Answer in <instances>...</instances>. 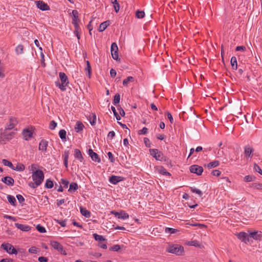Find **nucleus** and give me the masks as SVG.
<instances>
[{
    "mask_svg": "<svg viewBox=\"0 0 262 262\" xmlns=\"http://www.w3.org/2000/svg\"><path fill=\"white\" fill-rule=\"evenodd\" d=\"M59 76L61 83H60L59 81H56L55 82V84L61 91H64L66 90V86L69 84L68 78L63 72H60L59 73Z\"/></svg>",
    "mask_w": 262,
    "mask_h": 262,
    "instance_id": "f257e3e1",
    "label": "nucleus"
},
{
    "mask_svg": "<svg viewBox=\"0 0 262 262\" xmlns=\"http://www.w3.org/2000/svg\"><path fill=\"white\" fill-rule=\"evenodd\" d=\"M32 178L34 182H36V184L40 185L44 180V173L41 170H36L32 173Z\"/></svg>",
    "mask_w": 262,
    "mask_h": 262,
    "instance_id": "f03ea898",
    "label": "nucleus"
},
{
    "mask_svg": "<svg viewBox=\"0 0 262 262\" xmlns=\"http://www.w3.org/2000/svg\"><path fill=\"white\" fill-rule=\"evenodd\" d=\"M183 250V247L179 245L170 246L167 249V251L168 252L178 255H181Z\"/></svg>",
    "mask_w": 262,
    "mask_h": 262,
    "instance_id": "7ed1b4c3",
    "label": "nucleus"
},
{
    "mask_svg": "<svg viewBox=\"0 0 262 262\" xmlns=\"http://www.w3.org/2000/svg\"><path fill=\"white\" fill-rule=\"evenodd\" d=\"M149 152L150 155L157 160L160 161H166V157L157 149H149Z\"/></svg>",
    "mask_w": 262,
    "mask_h": 262,
    "instance_id": "20e7f679",
    "label": "nucleus"
},
{
    "mask_svg": "<svg viewBox=\"0 0 262 262\" xmlns=\"http://www.w3.org/2000/svg\"><path fill=\"white\" fill-rule=\"evenodd\" d=\"M1 248L5 250L7 253L10 254H17L18 252L14 247L10 244L3 243L1 245Z\"/></svg>",
    "mask_w": 262,
    "mask_h": 262,
    "instance_id": "39448f33",
    "label": "nucleus"
},
{
    "mask_svg": "<svg viewBox=\"0 0 262 262\" xmlns=\"http://www.w3.org/2000/svg\"><path fill=\"white\" fill-rule=\"evenodd\" d=\"M244 153L247 160L252 158L253 155L254 148L250 145H247L244 147Z\"/></svg>",
    "mask_w": 262,
    "mask_h": 262,
    "instance_id": "423d86ee",
    "label": "nucleus"
},
{
    "mask_svg": "<svg viewBox=\"0 0 262 262\" xmlns=\"http://www.w3.org/2000/svg\"><path fill=\"white\" fill-rule=\"evenodd\" d=\"M15 134L14 131L5 129L2 133L1 138L3 140H9L13 138Z\"/></svg>",
    "mask_w": 262,
    "mask_h": 262,
    "instance_id": "0eeeda50",
    "label": "nucleus"
},
{
    "mask_svg": "<svg viewBox=\"0 0 262 262\" xmlns=\"http://www.w3.org/2000/svg\"><path fill=\"white\" fill-rule=\"evenodd\" d=\"M111 54L114 60H118L119 59L118 56V48L116 42L112 43L111 48Z\"/></svg>",
    "mask_w": 262,
    "mask_h": 262,
    "instance_id": "6e6552de",
    "label": "nucleus"
},
{
    "mask_svg": "<svg viewBox=\"0 0 262 262\" xmlns=\"http://www.w3.org/2000/svg\"><path fill=\"white\" fill-rule=\"evenodd\" d=\"M51 245L54 249L57 250L58 252H60L64 255L67 254L66 251L63 250V246L59 243L56 241H51Z\"/></svg>",
    "mask_w": 262,
    "mask_h": 262,
    "instance_id": "1a4fd4ad",
    "label": "nucleus"
},
{
    "mask_svg": "<svg viewBox=\"0 0 262 262\" xmlns=\"http://www.w3.org/2000/svg\"><path fill=\"white\" fill-rule=\"evenodd\" d=\"M190 171L192 173H194L200 176L202 173L203 168L202 166L197 165H193L190 167Z\"/></svg>",
    "mask_w": 262,
    "mask_h": 262,
    "instance_id": "9d476101",
    "label": "nucleus"
},
{
    "mask_svg": "<svg viewBox=\"0 0 262 262\" xmlns=\"http://www.w3.org/2000/svg\"><path fill=\"white\" fill-rule=\"evenodd\" d=\"M111 213L119 219L126 220L129 217L128 214L124 211H121L120 212L113 211Z\"/></svg>",
    "mask_w": 262,
    "mask_h": 262,
    "instance_id": "9b49d317",
    "label": "nucleus"
},
{
    "mask_svg": "<svg viewBox=\"0 0 262 262\" xmlns=\"http://www.w3.org/2000/svg\"><path fill=\"white\" fill-rule=\"evenodd\" d=\"M18 122L15 117H11L9 120V124L5 126L6 129L11 130L15 127Z\"/></svg>",
    "mask_w": 262,
    "mask_h": 262,
    "instance_id": "f8f14e48",
    "label": "nucleus"
},
{
    "mask_svg": "<svg viewBox=\"0 0 262 262\" xmlns=\"http://www.w3.org/2000/svg\"><path fill=\"white\" fill-rule=\"evenodd\" d=\"M37 7L42 11L48 10L50 9L49 6L42 1H37L35 2Z\"/></svg>",
    "mask_w": 262,
    "mask_h": 262,
    "instance_id": "ddd939ff",
    "label": "nucleus"
},
{
    "mask_svg": "<svg viewBox=\"0 0 262 262\" xmlns=\"http://www.w3.org/2000/svg\"><path fill=\"white\" fill-rule=\"evenodd\" d=\"M88 154L91 159L95 162L99 163L101 161L98 155L96 152H94L92 149H90L88 150Z\"/></svg>",
    "mask_w": 262,
    "mask_h": 262,
    "instance_id": "4468645a",
    "label": "nucleus"
},
{
    "mask_svg": "<svg viewBox=\"0 0 262 262\" xmlns=\"http://www.w3.org/2000/svg\"><path fill=\"white\" fill-rule=\"evenodd\" d=\"M124 180L123 177L120 176H112L109 178V181L111 183L116 185L119 182Z\"/></svg>",
    "mask_w": 262,
    "mask_h": 262,
    "instance_id": "2eb2a0df",
    "label": "nucleus"
},
{
    "mask_svg": "<svg viewBox=\"0 0 262 262\" xmlns=\"http://www.w3.org/2000/svg\"><path fill=\"white\" fill-rule=\"evenodd\" d=\"M48 146V142L44 139H42L39 142L38 149L39 150L46 152Z\"/></svg>",
    "mask_w": 262,
    "mask_h": 262,
    "instance_id": "dca6fc26",
    "label": "nucleus"
},
{
    "mask_svg": "<svg viewBox=\"0 0 262 262\" xmlns=\"http://www.w3.org/2000/svg\"><path fill=\"white\" fill-rule=\"evenodd\" d=\"M23 135L24 139L26 140H28L32 137L33 132L29 128L24 129L23 132Z\"/></svg>",
    "mask_w": 262,
    "mask_h": 262,
    "instance_id": "f3484780",
    "label": "nucleus"
},
{
    "mask_svg": "<svg viewBox=\"0 0 262 262\" xmlns=\"http://www.w3.org/2000/svg\"><path fill=\"white\" fill-rule=\"evenodd\" d=\"M249 234L248 235L247 233L243 232L239 233L237 235L238 238L245 243L249 242Z\"/></svg>",
    "mask_w": 262,
    "mask_h": 262,
    "instance_id": "a211bd4d",
    "label": "nucleus"
},
{
    "mask_svg": "<svg viewBox=\"0 0 262 262\" xmlns=\"http://www.w3.org/2000/svg\"><path fill=\"white\" fill-rule=\"evenodd\" d=\"M249 236L255 240H260L262 236V232L261 231H254L249 233Z\"/></svg>",
    "mask_w": 262,
    "mask_h": 262,
    "instance_id": "6ab92c4d",
    "label": "nucleus"
},
{
    "mask_svg": "<svg viewBox=\"0 0 262 262\" xmlns=\"http://www.w3.org/2000/svg\"><path fill=\"white\" fill-rule=\"evenodd\" d=\"M2 181L8 186H12L14 181L11 177H5L2 179Z\"/></svg>",
    "mask_w": 262,
    "mask_h": 262,
    "instance_id": "aec40b11",
    "label": "nucleus"
},
{
    "mask_svg": "<svg viewBox=\"0 0 262 262\" xmlns=\"http://www.w3.org/2000/svg\"><path fill=\"white\" fill-rule=\"evenodd\" d=\"M15 226L16 228L23 231H29L31 230V227L27 225L15 223Z\"/></svg>",
    "mask_w": 262,
    "mask_h": 262,
    "instance_id": "412c9836",
    "label": "nucleus"
},
{
    "mask_svg": "<svg viewBox=\"0 0 262 262\" xmlns=\"http://www.w3.org/2000/svg\"><path fill=\"white\" fill-rule=\"evenodd\" d=\"M74 157L80 162H83L84 158L81 154V151L78 149H75L74 150Z\"/></svg>",
    "mask_w": 262,
    "mask_h": 262,
    "instance_id": "4be33fe9",
    "label": "nucleus"
},
{
    "mask_svg": "<svg viewBox=\"0 0 262 262\" xmlns=\"http://www.w3.org/2000/svg\"><path fill=\"white\" fill-rule=\"evenodd\" d=\"M157 171L160 174L165 176H170V174L168 172L166 169L163 166H157L156 167Z\"/></svg>",
    "mask_w": 262,
    "mask_h": 262,
    "instance_id": "5701e85b",
    "label": "nucleus"
},
{
    "mask_svg": "<svg viewBox=\"0 0 262 262\" xmlns=\"http://www.w3.org/2000/svg\"><path fill=\"white\" fill-rule=\"evenodd\" d=\"M72 15H73V18H72V24H78V22L79 21V18H78V12L76 10H74L72 11Z\"/></svg>",
    "mask_w": 262,
    "mask_h": 262,
    "instance_id": "b1692460",
    "label": "nucleus"
},
{
    "mask_svg": "<svg viewBox=\"0 0 262 262\" xmlns=\"http://www.w3.org/2000/svg\"><path fill=\"white\" fill-rule=\"evenodd\" d=\"M86 66L84 68V71L85 72V74H86V76H88V77L89 78H91V65H90V62H89V61L88 60L86 61Z\"/></svg>",
    "mask_w": 262,
    "mask_h": 262,
    "instance_id": "393cba45",
    "label": "nucleus"
},
{
    "mask_svg": "<svg viewBox=\"0 0 262 262\" xmlns=\"http://www.w3.org/2000/svg\"><path fill=\"white\" fill-rule=\"evenodd\" d=\"M110 21H105L102 23L99 27L98 30L99 32H103L105 29L110 25Z\"/></svg>",
    "mask_w": 262,
    "mask_h": 262,
    "instance_id": "a878e982",
    "label": "nucleus"
},
{
    "mask_svg": "<svg viewBox=\"0 0 262 262\" xmlns=\"http://www.w3.org/2000/svg\"><path fill=\"white\" fill-rule=\"evenodd\" d=\"M83 127H84V125L82 123V122H81L80 121H78L76 123V124L75 126L74 129L76 132L79 133L83 130Z\"/></svg>",
    "mask_w": 262,
    "mask_h": 262,
    "instance_id": "bb28decb",
    "label": "nucleus"
},
{
    "mask_svg": "<svg viewBox=\"0 0 262 262\" xmlns=\"http://www.w3.org/2000/svg\"><path fill=\"white\" fill-rule=\"evenodd\" d=\"M230 62H231V65L232 69L235 70H237V59L235 56H233L231 57Z\"/></svg>",
    "mask_w": 262,
    "mask_h": 262,
    "instance_id": "cd10ccee",
    "label": "nucleus"
},
{
    "mask_svg": "<svg viewBox=\"0 0 262 262\" xmlns=\"http://www.w3.org/2000/svg\"><path fill=\"white\" fill-rule=\"evenodd\" d=\"M78 188V184L76 183H72L70 185L68 191L70 192H73L77 190Z\"/></svg>",
    "mask_w": 262,
    "mask_h": 262,
    "instance_id": "c85d7f7f",
    "label": "nucleus"
},
{
    "mask_svg": "<svg viewBox=\"0 0 262 262\" xmlns=\"http://www.w3.org/2000/svg\"><path fill=\"white\" fill-rule=\"evenodd\" d=\"M80 212L82 215L86 217H89L91 215V213L88 210H86L85 208L80 207Z\"/></svg>",
    "mask_w": 262,
    "mask_h": 262,
    "instance_id": "c756f323",
    "label": "nucleus"
},
{
    "mask_svg": "<svg viewBox=\"0 0 262 262\" xmlns=\"http://www.w3.org/2000/svg\"><path fill=\"white\" fill-rule=\"evenodd\" d=\"M66 134L67 133L64 129H61L59 132V136L61 139L64 142L67 141Z\"/></svg>",
    "mask_w": 262,
    "mask_h": 262,
    "instance_id": "7c9ffc66",
    "label": "nucleus"
},
{
    "mask_svg": "<svg viewBox=\"0 0 262 262\" xmlns=\"http://www.w3.org/2000/svg\"><path fill=\"white\" fill-rule=\"evenodd\" d=\"M219 165V162L218 161H214L212 162H210L207 165V167L209 169H211L214 167H216Z\"/></svg>",
    "mask_w": 262,
    "mask_h": 262,
    "instance_id": "2f4dec72",
    "label": "nucleus"
},
{
    "mask_svg": "<svg viewBox=\"0 0 262 262\" xmlns=\"http://www.w3.org/2000/svg\"><path fill=\"white\" fill-rule=\"evenodd\" d=\"M134 78L132 76H128L126 79H124L123 81V85L124 86L127 85L128 83L130 82H133Z\"/></svg>",
    "mask_w": 262,
    "mask_h": 262,
    "instance_id": "473e14b6",
    "label": "nucleus"
},
{
    "mask_svg": "<svg viewBox=\"0 0 262 262\" xmlns=\"http://www.w3.org/2000/svg\"><path fill=\"white\" fill-rule=\"evenodd\" d=\"M25 169V167L22 164H18L15 167L13 166V168H12L13 170H14L16 171H22L24 170Z\"/></svg>",
    "mask_w": 262,
    "mask_h": 262,
    "instance_id": "72a5a7b5",
    "label": "nucleus"
},
{
    "mask_svg": "<svg viewBox=\"0 0 262 262\" xmlns=\"http://www.w3.org/2000/svg\"><path fill=\"white\" fill-rule=\"evenodd\" d=\"M7 199L8 202L12 205L15 206L16 203L15 198L11 195H8Z\"/></svg>",
    "mask_w": 262,
    "mask_h": 262,
    "instance_id": "f704fd0d",
    "label": "nucleus"
},
{
    "mask_svg": "<svg viewBox=\"0 0 262 262\" xmlns=\"http://www.w3.org/2000/svg\"><path fill=\"white\" fill-rule=\"evenodd\" d=\"M15 52L17 54H22L24 52V47L21 45H18L15 48Z\"/></svg>",
    "mask_w": 262,
    "mask_h": 262,
    "instance_id": "c9c22d12",
    "label": "nucleus"
},
{
    "mask_svg": "<svg viewBox=\"0 0 262 262\" xmlns=\"http://www.w3.org/2000/svg\"><path fill=\"white\" fill-rule=\"evenodd\" d=\"M93 236L95 239L97 241L101 242L105 241V239L102 235H98L97 233L93 234Z\"/></svg>",
    "mask_w": 262,
    "mask_h": 262,
    "instance_id": "e433bc0d",
    "label": "nucleus"
},
{
    "mask_svg": "<svg viewBox=\"0 0 262 262\" xmlns=\"http://www.w3.org/2000/svg\"><path fill=\"white\" fill-rule=\"evenodd\" d=\"M120 100V95L119 94L117 93L116 94L113 100V104L115 105H116L117 104H118Z\"/></svg>",
    "mask_w": 262,
    "mask_h": 262,
    "instance_id": "4c0bfd02",
    "label": "nucleus"
},
{
    "mask_svg": "<svg viewBox=\"0 0 262 262\" xmlns=\"http://www.w3.org/2000/svg\"><path fill=\"white\" fill-rule=\"evenodd\" d=\"M179 231L177 229L171 228H166L165 232L170 234L176 233Z\"/></svg>",
    "mask_w": 262,
    "mask_h": 262,
    "instance_id": "58836bf2",
    "label": "nucleus"
},
{
    "mask_svg": "<svg viewBox=\"0 0 262 262\" xmlns=\"http://www.w3.org/2000/svg\"><path fill=\"white\" fill-rule=\"evenodd\" d=\"M53 187V183L50 179H47L45 183V187L48 189L52 188Z\"/></svg>",
    "mask_w": 262,
    "mask_h": 262,
    "instance_id": "ea45409f",
    "label": "nucleus"
},
{
    "mask_svg": "<svg viewBox=\"0 0 262 262\" xmlns=\"http://www.w3.org/2000/svg\"><path fill=\"white\" fill-rule=\"evenodd\" d=\"M2 163L4 165L9 167L12 169V168H13V165L10 161L7 160L6 159H3L2 160Z\"/></svg>",
    "mask_w": 262,
    "mask_h": 262,
    "instance_id": "a19ab883",
    "label": "nucleus"
},
{
    "mask_svg": "<svg viewBox=\"0 0 262 262\" xmlns=\"http://www.w3.org/2000/svg\"><path fill=\"white\" fill-rule=\"evenodd\" d=\"M145 13L143 11L138 10L136 11V16L138 18H142L144 17Z\"/></svg>",
    "mask_w": 262,
    "mask_h": 262,
    "instance_id": "79ce46f5",
    "label": "nucleus"
},
{
    "mask_svg": "<svg viewBox=\"0 0 262 262\" xmlns=\"http://www.w3.org/2000/svg\"><path fill=\"white\" fill-rule=\"evenodd\" d=\"M230 161L231 162H235L238 159L237 153H234V155H230L229 156Z\"/></svg>",
    "mask_w": 262,
    "mask_h": 262,
    "instance_id": "37998d69",
    "label": "nucleus"
},
{
    "mask_svg": "<svg viewBox=\"0 0 262 262\" xmlns=\"http://www.w3.org/2000/svg\"><path fill=\"white\" fill-rule=\"evenodd\" d=\"M112 3L114 4V7L116 12H118L120 10V5L117 2V0H114V2H112Z\"/></svg>",
    "mask_w": 262,
    "mask_h": 262,
    "instance_id": "c03bdc74",
    "label": "nucleus"
},
{
    "mask_svg": "<svg viewBox=\"0 0 262 262\" xmlns=\"http://www.w3.org/2000/svg\"><path fill=\"white\" fill-rule=\"evenodd\" d=\"M188 245L190 246H194L196 247H200V244L199 242L196 240H194V241L189 242L188 243Z\"/></svg>",
    "mask_w": 262,
    "mask_h": 262,
    "instance_id": "a18cd8bd",
    "label": "nucleus"
},
{
    "mask_svg": "<svg viewBox=\"0 0 262 262\" xmlns=\"http://www.w3.org/2000/svg\"><path fill=\"white\" fill-rule=\"evenodd\" d=\"M191 191L193 193H195L198 194L200 196H201L203 195L202 192L201 191V190H200L199 189H197L195 188H191Z\"/></svg>",
    "mask_w": 262,
    "mask_h": 262,
    "instance_id": "49530a36",
    "label": "nucleus"
},
{
    "mask_svg": "<svg viewBox=\"0 0 262 262\" xmlns=\"http://www.w3.org/2000/svg\"><path fill=\"white\" fill-rule=\"evenodd\" d=\"M121 249V247L120 245H114L113 246L111 247V248H110V251H118L119 250H120Z\"/></svg>",
    "mask_w": 262,
    "mask_h": 262,
    "instance_id": "de8ad7c7",
    "label": "nucleus"
},
{
    "mask_svg": "<svg viewBox=\"0 0 262 262\" xmlns=\"http://www.w3.org/2000/svg\"><path fill=\"white\" fill-rule=\"evenodd\" d=\"M254 170L262 175V170L260 167L256 163L254 164Z\"/></svg>",
    "mask_w": 262,
    "mask_h": 262,
    "instance_id": "09e8293b",
    "label": "nucleus"
},
{
    "mask_svg": "<svg viewBox=\"0 0 262 262\" xmlns=\"http://www.w3.org/2000/svg\"><path fill=\"white\" fill-rule=\"evenodd\" d=\"M36 229L40 233H45L46 232V230L45 228V227H43V226L40 225H37L36 226Z\"/></svg>",
    "mask_w": 262,
    "mask_h": 262,
    "instance_id": "8fccbe9b",
    "label": "nucleus"
},
{
    "mask_svg": "<svg viewBox=\"0 0 262 262\" xmlns=\"http://www.w3.org/2000/svg\"><path fill=\"white\" fill-rule=\"evenodd\" d=\"M92 118H93L92 119H91V118L90 119V122L92 125H94L96 124V119H97L96 115L93 114Z\"/></svg>",
    "mask_w": 262,
    "mask_h": 262,
    "instance_id": "3c124183",
    "label": "nucleus"
},
{
    "mask_svg": "<svg viewBox=\"0 0 262 262\" xmlns=\"http://www.w3.org/2000/svg\"><path fill=\"white\" fill-rule=\"evenodd\" d=\"M38 248H37L35 247H31L29 249V252H30L31 253H33V254H36L38 252Z\"/></svg>",
    "mask_w": 262,
    "mask_h": 262,
    "instance_id": "603ef678",
    "label": "nucleus"
},
{
    "mask_svg": "<svg viewBox=\"0 0 262 262\" xmlns=\"http://www.w3.org/2000/svg\"><path fill=\"white\" fill-rule=\"evenodd\" d=\"M56 223L59 224L62 227L66 226V220H57L56 221Z\"/></svg>",
    "mask_w": 262,
    "mask_h": 262,
    "instance_id": "864d4df0",
    "label": "nucleus"
},
{
    "mask_svg": "<svg viewBox=\"0 0 262 262\" xmlns=\"http://www.w3.org/2000/svg\"><path fill=\"white\" fill-rule=\"evenodd\" d=\"M57 126V123L54 121H51L49 125V128L51 130L55 129Z\"/></svg>",
    "mask_w": 262,
    "mask_h": 262,
    "instance_id": "5fc2aeb1",
    "label": "nucleus"
},
{
    "mask_svg": "<svg viewBox=\"0 0 262 262\" xmlns=\"http://www.w3.org/2000/svg\"><path fill=\"white\" fill-rule=\"evenodd\" d=\"M147 128L144 127L142 129L139 130L138 134L139 135H145L147 133Z\"/></svg>",
    "mask_w": 262,
    "mask_h": 262,
    "instance_id": "6e6d98bb",
    "label": "nucleus"
},
{
    "mask_svg": "<svg viewBox=\"0 0 262 262\" xmlns=\"http://www.w3.org/2000/svg\"><path fill=\"white\" fill-rule=\"evenodd\" d=\"M246 48L245 46H242L236 47L235 50H236V51L244 52L246 51Z\"/></svg>",
    "mask_w": 262,
    "mask_h": 262,
    "instance_id": "4d7b16f0",
    "label": "nucleus"
},
{
    "mask_svg": "<svg viewBox=\"0 0 262 262\" xmlns=\"http://www.w3.org/2000/svg\"><path fill=\"white\" fill-rule=\"evenodd\" d=\"M69 181L65 179H61V184L63 186V187L65 188H67L69 185Z\"/></svg>",
    "mask_w": 262,
    "mask_h": 262,
    "instance_id": "13d9d810",
    "label": "nucleus"
},
{
    "mask_svg": "<svg viewBox=\"0 0 262 262\" xmlns=\"http://www.w3.org/2000/svg\"><path fill=\"white\" fill-rule=\"evenodd\" d=\"M107 156L108 157L109 160L111 161V162H115V158L113 156V155L111 152H108L107 153Z\"/></svg>",
    "mask_w": 262,
    "mask_h": 262,
    "instance_id": "bf43d9fd",
    "label": "nucleus"
},
{
    "mask_svg": "<svg viewBox=\"0 0 262 262\" xmlns=\"http://www.w3.org/2000/svg\"><path fill=\"white\" fill-rule=\"evenodd\" d=\"M16 198L18 200V201L19 202V203H21L23 202H24L25 201V199L23 197V195H21V194H17L16 195Z\"/></svg>",
    "mask_w": 262,
    "mask_h": 262,
    "instance_id": "052dcab7",
    "label": "nucleus"
},
{
    "mask_svg": "<svg viewBox=\"0 0 262 262\" xmlns=\"http://www.w3.org/2000/svg\"><path fill=\"white\" fill-rule=\"evenodd\" d=\"M39 185V184H36V182H34L33 183L31 182L29 184V186L32 188H35Z\"/></svg>",
    "mask_w": 262,
    "mask_h": 262,
    "instance_id": "680f3d73",
    "label": "nucleus"
},
{
    "mask_svg": "<svg viewBox=\"0 0 262 262\" xmlns=\"http://www.w3.org/2000/svg\"><path fill=\"white\" fill-rule=\"evenodd\" d=\"M115 136V133L114 131H111L109 132L107 138L112 139Z\"/></svg>",
    "mask_w": 262,
    "mask_h": 262,
    "instance_id": "e2e57ef3",
    "label": "nucleus"
},
{
    "mask_svg": "<svg viewBox=\"0 0 262 262\" xmlns=\"http://www.w3.org/2000/svg\"><path fill=\"white\" fill-rule=\"evenodd\" d=\"M212 174L214 176H219L221 174V172L219 170H213L212 171Z\"/></svg>",
    "mask_w": 262,
    "mask_h": 262,
    "instance_id": "0e129e2a",
    "label": "nucleus"
},
{
    "mask_svg": "<svg viewBox=\"0 0 262 262\" xmlns=\"http://www.w3.org/2000/svg\"><path fill=\"white\" fill-rule=\"evenodd\" d=\"M38 260L39 262H47L48 261V258L45 257H43V256L39 257Z\"/></svg>",
    "mask_w": 262,
    "mask_h": 262,
    "instance_id": "69168bd1",
    "label": "nucleus"
},
{
    "mask_svg": "<svg viewBox=\"0 0 262 262\" xmlns=\"http://www.w3.org/2000/svg\"><path fill=\"white\" fill-rule=\"evenodd\" d=\"M244 179L246 182H251L253 181V177L250 176H246Z\"/></svg>",
    "mask_w": 262,
    "mask_h": 262,
    "instance_id": "338daca9",
    "label": "nucleus"
},
{
    "mask_svg": "<svg viewBox=\"0 0 262 262\" xmlns=\"http://www.w3.org/2000/svg\"><path fill=\"white\" fill-rule=\"evenodd\" d=\"M254 187L258 190H262V184L261 183H255Z\"/></svg>",
    "mask_w": 262,
    "mask_h": 262,
    "instance_id": "774afa93",
    "label": "nucleus"
}]
</instances>
